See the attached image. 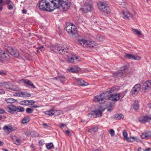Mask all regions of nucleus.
<instances>
[{
	"label": "nucleus",
	"instance_id": "nucleus-60",
	"mask_svg": "<svg viewBox=\"0 0 151 151\" xmlns=\"http://www.w3.org/2000/svg\"><path fill=\"white\" fill-rule=\"evenodd\" d=\"M8 9H13V6L11 5H9L8 6Z\"/></svg>",
	"mask_w": 151,
	"mask_h": 151
},
{
	"label": "nucleus",
	"instance_id": "nucleus-9",
	"mask_svg": "<svg viewBox=\"0 0 151 151\" xmlns=\"http://www.w3.org/2000/svg\"><path fill=\"white\" fill-rule=\"evenodd\" d=\"M54 52L58 53L60 54H64L65 52H67L68 50L66 48V47L63 46L57 47V50L54 49H52Z\"/></svg>",
	"mask_w": 151,
	"mask_h": 151
},
{
	"label": "nucleus",
	"instance_id": "nucleus-34",
	"mask_svg": "<svg viewBox=\"0 0 151 151\" xmlns=\"http://www.w3.org/2000/svg\"><path fill=\"white\" fill-rule=\"evenodd\" d=\"M114 118L117 120L122 119L124 118L123 115L120 114H119L115 115Z\"/></svg>",
	"mask_w": 151,
	"mask_h": 151
},
{
	"label": "nucleus",
	"instance_id": "nucleus-64",
	"mask_svg": "<svg viewBox=\"0 0 151 151\" xmlns=\"http://www.w3.org/2000/svg\"><path fill=\"white\" fill-rule=\"evenodd\" d=\"M137 151H141V148L140 147H138Z\"/></svg>",
	"mask_w": 151,
	"mask_h": 151
},
{
	"label": "nucleus",
	"instance_id": "nucleus-21",
	"mask_svg": "<svg viewBox=\"0 0 151 151\" xmlns=\"http://www.w3.org/2000/svg\"><path fill=\"white\" fill-rule=\"evenodd\" d=\"M68 70L69 72L76 73L80 71L81 69L77 66H74L72 68H68Z\"/></svg>",
	"mask_w": 151,
	"mask_h": 151
},
{
	"label": "nucleus",
	"instance_id": "nucleus-41",
	"mask_svg": "<svg viewBox=\"0 0 151 151\" xmlns=\"http://www.w3.org/2000/svg\"><path fill=\"white\" fill-rule=\"evenodd\" d=\"M117 90V88H116L115 87H114L112 88H111L110 91H109V93H112L113 92H114L115 91H116Z\"/></svg>",
	"mask_w": 151,
	"mask_h": 151
},
{
	"label": "nucleus",
	"instance_id": "nucleus-1",
	"mask_svg": "<svg viewBox=\"0 0 151 151\" xmlns=\"http://www.w3.org/2000/svg\"><path fill=\"white\" fill-rule=\"evenodd\" d=\"M107 93V92L106 93H103L99 96H95L94 98V101L102 104H104L106 102V100L107 99L115 101H117L119 99V94H112L107 95L106 94Z\"/></svg>",
	"mask_w": 151,
	"mask_h": 151
},
{
	"label": "nucleus",
	"instance_id": "nucleus-7",
	"mask_svg": "<svg viewBox=\"0 0 151 151\" xmlns=\"http://www.w3.org/2000/svg\"><path fill=\"white\" fill-rule=\"evenodd\" d=\"M141 87V86L140 84H137L135 85L131 91V95L133 96L136 95L140 90Z\"/></svg>",
	"mask_w": 151,
	"mask_h": 151
},
{
	"label": "nucleus",
	"instance_id": "nucleus-42",
	"mask_svg": "<svg viewBox=\"0 0 151 151\" xmlns=\"http://www.w3.org/2000/svg\"><path fill=\"white\" fill-rule=\"evenodd\" d=\"M95 115L94 114L93 111L88 114V116L90 117H95Z\"/></svg>",
	"mask_w": 151,
	"mask_h": 151
},
{
	"label": "nucleus",
	"instance_id": "nucleus-4",
	"mask_svg": "<svg viewBox=\"0 0 151 151\" xmlns=\"http://www.w3.org/2000/svg\"><path fill=\"white\" fill-rule=\"evenodd\" d=\"M78 42L81 45L85 47L92 48L95 46V42L90 40H87L85 39H79Z\"/></svg>",
	"mask_w": 151,
	"mask_h": 151
},
{
	"label": "nucleus",
	"instance_id": "nucleus-20",
	"mask_svg": "<svg viewBox=\"0 0 151 151\" xmlns=\"http://www.w3.org/2000/svg\"><path fill=\"white\" fill-rule=\"evenodd\" d=\"M141 137L143 139H149L151 137V132H147L143 133L141 135Z\"/></svg>",
	"mask_w": 151,
	"mask_h": 151
},
{
	"label": "nucleus",
	"instance_id": "nucleus-25",
	"mask_svg": "<svg viewBox=\"0 0 151 151\" xmlns=\"http://www.w3.org/2000/svg\"><path fill=\"white\" fill-rule=\"evenodd\" d=\"M76 80L80 85L86 86L88 85L87 83L81 79H77Z\"/></svg>",
	"mask_w": 151,
	"mask_h": 151
},
{
	"label": "nucleus",
	"instance_id": "nucleus-6",
	"mask_svg": "<svg viewBox=\"0 0 151 151\" xmlns=\"http://www.w3.org/2000/svg\"><path fill=\"white\" fill-rule=\"evenodd\" d=\"M66 29L67 32L70 34H75L77 31L76 27L72 24L67 25Z\"/></svg>",
	"mask_w": 151,
	"mask_h": 151
},
{
	"label": "nucleus",
	"instance_id": "nucleus-2",
	"mask_svg": "<svg viewBox=\"0 0 151 151\" xmlns=\"http://www.w3.org/2000/svg\"><path fill=\"white\" fill-rule=\"evenodd\" d=\"M50 0H39V7L41 10L52 12L55 9L53 6H52V3L50 6L48 1Z\"/></svg>",
	"mask_w": 151,
	"mask_h": 151
},
{
	"label": "nucleus",
	"instance_id": "nucleus-22",
	"mask_svg": "<svg viewBox=\"0 0 151 151\" xmlns=\"http://www.w3.org/2000/svg\"><path fill=\"white\" fill-rule=\"evenodd\" d=\"M124 15V18L125 19H130L133 17L132 15L129 12L126 11L123 12Z\"/></svg>",
	"mask_w": 151,
	"mask_h": 151
},
{
	"label": "nucleus",
	"instance_id": "nucleus-50",
	"mask_svg": "<svg viewBox=\"0 0 151 151\" xmlns=\"http://www.w3.org/2000/svg\"><path fill=\"white\" fill-rule=\"evenodd\" d=\"M133 138H134V141L135 140L137 142L140 141V139L139 138H138L137 137H134Z\"/></svg>",
	"mask_w": 151,
	"mask_h": 151
},
{
	"label": "nucleus",
	"instance_id": "nucleus-26",
	"mask_svg": "<svg viewBox=\"0 0 151 151\" xmlns=\"http://www.w3.org/2000/svg\"><path fill=\"white\" fill-rule=\"evenodd\" d=\"M132 30L135 33V34L137 35L139 37H142L143 36L141 32L137 29L132 28Z\"/></svg>",
	"mask_w": 151,
	"mask_h": 151
},
{
	"label": "nucleus",
	"instance_id": "nucleus-51",
	"mask_svg": "<svg viewBox=\"0 0 151 151\" xmlns=\"http://www.w3.org/2000/svg\"><path fill=\"white\" fill-rule=\"evenodd\" d=\"M18 109L19 110V112H23L24 111V109L23 107H20V108H18Z\"/></svg>",
	"mask_w": 151,
	"mask_h": 151
},
{
	"label": "nucleus",
	"instance_id": "nucleus-43",
	"mask_svg": "<svg viewBox=\"0 0 151 151\" xmlns=\"http://www.w3.org/2000/svg\"><path fill=\"white\" fill-rule=\"evenodd\" d=\"M123 136L124 139H125L126 140L128 138L127 137V133L124 130V132H123Z\"/></svg>",
	"mask_w": 151,
	"mask_h": 151
},
{
	"label": "nucleus",
	"instance_id": "nucleus-47",
	"mask_svg": "<svg viewBox=\"0 0 151 151\" xmlns=\"http://www.w3.org/2000/svg\"><path fill=\"white\" fill-rule=\"evenodd\" d=\"M134 137H128L126 140L128 142H132L134 141Z\"/></svg>",
	"mask_w": 151,
	"mask_h": 151
},
{
	"label": "nucleus",
	"instance_id": "nucleus-24",
	"mask_svg": "<svg viewBox=\"0 0 151 151\" xmlns=\"http://www.w3.org/2000/svg\"><path fill=\"white\" fill-rule=\"evenodd\" d=\"M13 139L14 141V143L16 145H19L21 143V140L16 136H14Z\"/></svg>",
	"mask_w": 151,
	"mask_h": 151
},
{
	"label": "nucleus",
	"instance_id": "nucleus-23",
	"mask_svg": "<svg viewBox=\"0 0 151 151\" xmlns=\"http://www.w3.org/2000/svg\"><path fill=\"white\" fill-rule=\"evenodd\" d=\"M55 2H54L53 1L51 0V3H52V6H54L55 9H56L59 6L58 4L63 1L64 0H53Z\"/></svg>",
	"mask_w": 151,
	"mask_h": 151
},
{
	"label": "nucleus",
	"instance_id": "nucleus-57",
	"mask_svg": "<svg viewBox=\"0 0 151 151\" xmlns=\"http://www.w3.org/2000/svg\"><path fill=\"white\" fill-rule=\"evenodd\" d=\"M5 112V111L3 109H0V114H3Z\"/></svg>",
	"mask_w": 151,
	"mask_h": 151
},
{
	"label": "nucleus",
	"instance_id": "nucleus-15",
	"mask_svg": "<svg viewBox=\"0 0 151 151\" xmlns=\"http://www.w3.org/2000/svg\"><path fill=\"white\" fill-rule=\"evenodd\" d=\"M6 109L7 111L11 113H13L14 112L16 111L17 109V107L13 105L8 106Z\"/></svg>",
	"mask_w": 151,
	"mask_h": 151
},
{
	"label": "nucleus",
	"instance_id": "nucleus-54",
	"mask_svg": "<svg viewBox=\"0 0 151 151\" xmlns=\"http://www.w3.org/2000/svg\"><path fill=\"white\" fill-rule=\"evenodd\" d=\"M66 132L68 136H71V132H70V131L69 130H66Z\"/></svg>",
	"mask_w": 151,
	"mask_h": 151
},
{
	"label": "nucleus",
	"instance_id": "nucleus-28",
	"mask_svg": "<svg viewBox=\"0 0 151 151\" xmlns=\"http://www.w3.org/2000/svg\"><path fill=\"white\" fill-rule=\"evenodd\" d=\"M95 38L99 41H102L105 39L104 36L100 35H97L95 36Z\"/></svg>",
	"mask_w": 151,
	"mask_h": 151
},
{
	"label": "nucleus",
	"instance_id": "nucleus-45",
	"mask_svg": "<svg viewBox=\"0 0 151 151\" xmlns=\"http://www.w3.org/2000/svg\"><path fill=\"white\" fill-rule=\"evenodd\" d=\"M27 101L28 106L32 105L35 103V101L33 100H27Z\"/></svg>",
	"mask_w": 151,
	"mask_h": 151
},
{
	"label": "nucleus",
	"instance_id": "nucleus-59",
	"mask_svg": "<svg viewBox=\"0 0 151 151\" xmlns=\"http://www.w3.org/2000/svg\"><path fill=\"white\" fill-rule=\"evenodd\" d=\"M151 149L150 148H148L145 150H144V151H150Z\"/></svg>",
	"mask_w": 151,
	"mask_h": 151
},
{
	"label": "nucleus",
	"instance_id": "nucleus-46",
	"mask_svg": "<svg viewBox=\"0 0 151 151\" xmlns=\"http://www.w3.org/2000/svg\"><path fill=\"white\" fill-rule=\"evenodd\" d=\"M109 133L111 136H113L114 135L115 132L113 129H111L109 131Z\"/></svg>",
	"mask_w": 151,
	"mask_h": 151
},
{
	"label": "nucleus",
	"instance_id": "nucleus-44",
	"mask_svg": "<svg viewBox=\"0 0 151 151\" xmlns=\"http://www.w3.org/2000/svg\"><path fill=\"white\" fill-rule=\"evenodd\" d=\"M57 79L58 80H60L62 83H63L65 81V77L62 76L61 77H59V78H57Z\"/></svg>",
	"mask_w": 151,
	"mask_h": 151
},
{
	"label": "nucleus",
	"instance_id": "nucleus-40",
	"mask_svg": "<svg viewBox=\"0 0 151 151\" xmlns=\"http://www.w3.org/2000/svg\"><path fill=\"white\" fill-rule=\"evenodd\" d=\"M26 112L28 114L32 113L33 111V109L29 108H28L26 109Z\"/></svg>",
	"mask_w": 151,
	"mask_h": 151
},
{
	"label": "nucleus",
	"instance_id": "nucleus-31",
	"mask_svg": "<svg viewBox=\"0 0 151 151\" xmlns=\"http://www.w3.org/2000/svg\"><path fill=\"white\" fill-rule=\"evenodd\" d=\"M139 104L138 101L137 100L135 101L133 105V108L135 110H137L139 109Z\"/></svg>",
	"mask_w": 151,
	"mask_h": 151
},
{
	"label": "nucleus",
	"instance_id": "nucleus-16",
	"mask_svg": "<svg viewBox=\"0 0 151 151\" xmlns=\"http://www.w3.org/2000/svg\"><path fill=\"white\" fill-rule=\"evenodd\" d=\"M127 68L126 67L124 66L118 72L115 73V75L117 76H120L127 72Z\"/></svg>",
	"mask_w": 151,
	"mask_h": 151
},
{
	"label": "nucleus",
	"instance_id": "nucleus-13",
	"mask_svg": "<svg viewBox=\"0 0 151 151\" xmlns=\"http://www.w3.org/2000/svg\"><path fill=\"white\" fill-rule=\"evenodd\" d=\"M124 57L128 59H133L137 60H139L141 59L140 57L139 56L132 55L128 53H126L125 54Z\"/></svg>",
	"mask_w": 151,
	"mask_h": 151
},
{
	"label": "nucleus",
	"instance_id": "nucleus-38",
	"mask_svg": "<svg viewBox=\"0 0 151 151\" xmlns=\"http://www.w3.org/2000/svg\"><path fill=\"white\" fill-rule=\"evenodd\" d=\"M53 146V145L52 143H50L47 144L46 145V147L47 149L48 150H50Z\"/></svg>",
	"mask_w": 151,
	"mask_h": 151
},
{
	"label": "nucleus",
	"instance_id": "nucleus-36",
	"mask_svg": "<svg viewBox=\"0 0 151 151\" xmlns=\"http://www.w3.org/2000/svg\"><path fill=\"white\" fill-rule=\"evenodd\" d=\"M54 115H59L63 114V112L62 111L58 110H55L54 109Z\"/></svg>",
	"mask_w": 151,
	"mask_h": 151
},
{
	"label": "nucleus",
	"instance_id": "nucleus-17",
	"mask_svg": "<svg viewBox=\"0 0 151 151\" xmlns=\"http://www.w3.org/2000/svg\"><path fill=\"white\" fill-rule=\"evenodd\" d=\"M151 117L148 116H142L139 119V121L142 123H144L147 122H151Z\"/></svg>",
	"mask_w": 151,
	"mask_h": 151
},
{
	"label": "nucleus",
	"instance_id": "nucleus-35",
	"mask_svg": "<svg viewBox=\"0 0 151 151\" xmlns=\"http://www.w3.org/2000/svg\"><path fill=\"white\" fill-rule=\"evenodd\" d=\"M5 101L7 103H14L16 101L15 99L12 98L6 99Z\"/></svg>",
	"mask_w": 151,
	"mask_h": 151
},
{
	"label": "nucleus",
	"instance_id": "nucleus-37",
	"mask_svg": "<svg viewBox=\"0 0 151 151\" xmlns=\"http://www.w3.org/2000/svg\"><path fill=\"white\" fill-rule=\"evenodd\" d=\"M22 54L23 55L24 57L26 58L27 60L28 59L29 57V55L28 53H26L24 51H23L22 52Z\"/></svg>",
	"mask_w": 151,
	"mask_h": 151
},
{
	"label": "nucleus",
	"instance_id": "nucleus-10",
	"mask_svg": "<svg viewBox=\"0 0 151 151\" xmlns=\"http://www.w3.org/2000/svg\"><path fill=\"white\" fill-rule=\"evenodd\" d=\"M92 9V5L87 3L84 4L83 6L80 9V10L83 11L85 13L90 12Z\"/></svg>",
	"mask_w": 151,
	"mask_h": 151
},
{
	"label": "nucleus",
	"instance_id": "nucleus-5",
	"mask_svg": "<svg viewBox=\"0 0 151 151\" xmlns=\"http://www.w3.org/2000/svg\"><path fill=\"white\" fill-rule=\"evenodd\" d=\"M98 6L101 11L104 14H109L111 12V10L108 5L103 2L98 3Z\"/></svg>",
	"mask_w": 151,
	"mask_h": 151
},
{
	"label": "nucleus",
	"instance_id": "nucleus-30",
	"mask_svg": "<svg viewBox=\"0 0 151 151\" xmlns=\"http://www.w3.org/2000/svg\"><path fill=\"white\" fill-rule=\"evenodd\" d=\"M21 97H28L31 96V94L27 92H21Z\"/></svg>",
	"mask_w": 151,
	"mask_h": 151
},
{
	"label": "nucleus",
	"instance_id": "nucleus-48",
	"mask_svg": "<svg viewBox=\"0 0 151 151\" xmlns=\"http://www.w3.org/2000/svg\"><path fill=\"white\" fill-rule=\"evenodd\" d=\"M32 131L30 130H27L25 133V134L27 136H29L31 134Z\"/></svg>",
	"mask_w": 151,
	"mask_h": 151
},
{
	"label": "nucleus",
	"instance_id": "nucleus-3",
	"mask_svg": "<svg viewBox=\"0 0 151 151\" xmlns=\"http://www.w3.org/2000/svg\"><path fill=\"white\" fill-rule=\"evenodd\" d=\"M58 7L56 9H59L63 12L68 11L70 8L71 3L70 0H64L59 4Z\"/></svg>",
	"mask_w": 151,
	"mask_h": 151
},
{
	"label": "nucleus",
	"instance_id": "nucleus-12",
	"mask_svg": "<svg viewBox=\"0 0 151 151\" xmlns=\"http://www.w3.org/2000/svg\"><path fill=\"white\" fill-rule=\"evenodd\" d=\"M80 60L79 58L74 55L69 56L68 58V61L70 63H77Z\"/></svg>",
	"mask_w": 151,
	"mask_h": 151
},
{
	"label": "nucleus",
	"instance_id": "nucleus-32",
	"mask_svg": "<svg viewBox=\"0 0 151 151\" xmlns=\"http://www.w3.org/2000/svg\"><path fill=\"white\" fill-rule=\"evenodd\" d=\"M30 118L29 116L24 117L22 119V123L23 124H25L27 123L29 121Z\"/></svg>",
	"mask_w": 151,
	"mask_h": 151
},
{
	"label": "nucleus",
	"instance_id": "nucleus-14",
	"mask_svg": "<svg viewBox=\"0 0 151 151\" xmlns=\"http://www.w3.org/2000/svg\"><path fill=\"white\" fill-rule=\"evenodd\" d=\"M2 86L3 88H5L11 89L13 91H19L20 90V88L16 86H14L12 88H10L9 84L6 82L3 83L2 84Z\"/></svg>",
	"mask_w": 151,
	"mask_h": 151
},
{
	"label": "nucleus",
	"instance_id": "nucleus-18",
	"mask_svg": "<svg viewBox=\"0 0 151 151\" xmlns=\"http://www.w3.org/2000/svg\"><path fill=\"white\" fill-rule=\"evenodd\" d=\"M0 58H1L8 60L9 59V55L3 51L0 50Z\"/></svg>",
	"mask_w": 151,
	"mask_h": 151
},
{
	"label": "nucleus",
	"instance_id": "nucleus-63",
	"mask_svg": "<svg viewBox=\"0 0 151 151\" xmlns=\"http://www.w3.org/2000/svg\"><path fill=\"white\" fill-rule=\"evenodd\" d=\"M4 144L3 142L1 141H0V146H1L3 145Z\"/></svg>",
	"mask_w": 151,
	"mask_h": 151
},
{
	"label": "nucleus",
	"instance_id": "nucleus-61",
	"mask_svg": "<svg viewBox=\"0 0 151 151\" xmlns=\"http://www.w3.org/2000/svg\"><path fill=\"white\" fill-rule=\"evenodd\" d=\"M5 74V73L2 71H0V75H3Z\"/></svg>",
	"mask_w": 151,
	"mask_h": 151
},
{
	"label": "nucleus",
	"instance_id": "nucleus-8",
	"mask_svg": "<svg viewBox=\"0 0 151 151\" xmlns=\"http://www.w3.org/2000/svg\"><path fill=\"white\" fill-rule=\"evenodd\" d=\"M7 52L11 55L17 58L19 55V53L17 49L15 47H10L6 49Z\"/></svg>",
	"mask_w": 151,
	"mask_h": 151
},
{
	"label": "nucleus",
	"instance_id": "nucleus-39",
	"mask_svg": "<svg viewBox=\"0 0 151 151\" xmlns=\"http://www.w3.org/2000/svg\"><path fill=\"white\" fill-rule=\"evenodd\" d=\"M27 102V100L22 101L19 102V104L22 105L28 106Z\"/></svg>",
	"mask_w": 151,
	"mask_h": 151
},
{
	"label": "nucleus",
	"instance_id": "nucleus-33",
	"mask_svg": "<svg viewBox=\"0 0 151 151\" xmlns=\"http://www.w3.org/2000/svg\"><path fill=\"white\" fill-rule=\"evenodd\" d=\"M3 129L4 130H6L9 132H11L14 130L13 129L12 127L11 126H5L4 127Z\"/></svg>",
	"mask_w": 151,
	"mask_h": 151
},
{
	"label": "nucleus",
	"instance_id": "nucleus-58",
	"mask_svg": "<svg viewBox=\"0 0 151 151\" xmlns=\"http://www.w3.org/2000/svg\"><path fill=\"white\" fill-rule=\"evenodd\" d=\"M60 127H64L66 126V125L65 124L61 123L60 124Z\"/></svg>",
	"mask_w": 151,
	"mask_h": 151
},
{
	"label": "nucleus",
	"instance_id": "nucleus-62",
	"mask_svg": "<svg viewBox=\"0 0 151 151\" xmlns=\"http://www.w3.org/2000/svg\"><path fill=\"white\" fill-rule=\"evenodd\" d=\"M97 129V128L96 127H94L93 129V130L94 132H96Z\"/></svg>",
	"mask_w": 151,
	"mask_h": 151
},
{
	"label": "nucleus",
	"instance_id": "nucleus-49",
	"mask_svg": "<svg viewBox=\"0 0 151 151\" xmlns=\"http://www.w3.org/2000/svg\"><path fill=\"white\" fill-rule=\"evenodd\" d=\"M21 92H17V93H15L14 94V96H19V97H21Z\"/></svg>",
	"mask_w": 151,
	"mask_h": 151
},
{
	"label": "nucleus",
	"instance_id": "nucleus-29",
	"mask_svg": "<svg viewBox=\"0 0 151 151\" xmlns=\"http://www.w3.org/2000/svg\"><path fill=\"white\" fill-rule=\"evenodd\" d=\"M44 113L45 114L50 116L54 115V109L52 108L50 110L45 111Z\"/></svg>",
	"mask_w": 151,
	"mask_h": 151
},
{
	"label": "nucleus",
	"instance_id": "nucleus-11",
	"mask_svg": "<svg viewBox=\"0 0 151 151\" xmlns=\"http://www.w3.org/2000/svg\"><path fill=\"white\" fill-rule=\"evenodd\" d=\"M151 87V81H147L144 83L142 85V91L146 92L150 89Z\"/></svg>",
	"mask_w": 151,
	"mask_h": 151
},
{
	"label": "nucleus",
	"instance_id": "nucleus-56",
	"mask_svg": "<svg viewBox=\"0 0 151 151\" xmlns=\"http://www.w3.org/2000/svg\"><path fill=\"white\" fill-rule=\"evenodd\" d=\"M42 125L45 127V128H46L48 126V125L46 124V123H42Z\"/></svg>",
	"mask_w": 151,
	"mask_h": 151
},
{
	"label": "nucleus",
	"instance_id": "nucleus-53",
	"mask_svg": "<svg viewBox=\"0 0 151 151\" xmlns=\"http://www.w3.org/2000/svg\"><path fill=\"white\" fill-rule=\"evenodd\" d=\"M40 50L41 51H42L45 50V48L42 46L39 47L38 50Z\"/></svg>",
	"mask_w": 151,
	"mask_h": 151
},
{
	"label": "nucleus",
	"instance_id": "nucleus-19",
	"mask_svg": "<svg viewBox=\"0 0 151 151\" xmlns=\"http://www.w3.org/2000/svg\"><path fill=\"white\" fill-rule=\"evenodd\" d=\"M20 83H23L26 84L27 85H29L32 87L33 88H35V87L34 86L33 84L32 83V81H27L25 79H22L20 81Z\"/></svg>",
	"mask_w": 151,
	"mask_h": 151
},
{
	"label": "nucleus",
	"instance_id": "nucleus-27",
	"mask_svg": "<svg viewBox=\"0 0 151 151\" xmlns=\"http://www.w3.org/2000/svg\"><path fill=\"white\" fill-rule=\"evenodd\" d=\"M95 117H99L102 116V111L100 110H95L93 111Z\"/></svg>",
	"mask_w": 151,
	"mask_h": 151
},
{
	"label": "nucleus",
	"instance_id": "nucleus-55",
	"mask_svg": "<svg viewBox=\"0 0 151 151\" xmlns=\"http://www.w3.org/2000/svg\"><path fill=\"white\" fill-rule=\"evenodd\" d=\"M5 93L4 91L1 89H0V94H4Z\"/></svg>",
	"mask_w": 151,
	"mask_h": 151
},
{
	"label": "nucleus",
	"instance_id": "nucleus-52",
	"mask_svg": "<svg viewBox=\"0 0 151 151\" xmlns=\"http://www.w3.org/2000/svg\"><path fill=\"white\" fill-rule=\"evenodd\" d=\"M57 47H56L54 46L53 45H52V46H51L50 47V50H51L52 51H53L52 50V49H54L55 50H57Z\"/></svg>",
	"mask_w": 151,
	"mask_h": 151
}]
</instances>
